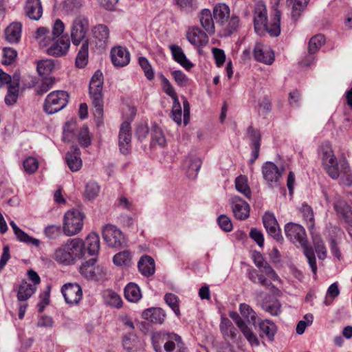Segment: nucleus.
Here are the masks:
<instances>
[{
  "label": "nucleus",
  "instance_id": "a18cd8bd",
  "mask_svg": "<svg viewBox=\"0 0 352 352\" xmlns=\"http://www.w3.org/2000/svg\"><path fill=\"white\" fill-rule=\"evenodd\" d=\"M19 79L16 82H13L8 87V94L5 98V102L7 104L11 105L15 103L18 98L19 94Z\"/></svg>",
  "mask_w": 352,
  "mask_h": 352
},
{
  "label": "nucleus",
  "instance_id": "c756f323",
  "mask_svg": "<svg viewBox=\"0 0 352 352\" xmlns=\"http://www.w3.org/2000/svg\"><path fill=\"white\" fill-rule=\"evenodd\" d=\"M84 243V255L87 250L89 256H97L100 250V239L96 233L88 235Z\"/></svg>",
  "mask_w": 352,
  "mask_h": 352
},
{
  "label": "nucleus",
  "instance_id": "0e129e2a",
  "mask_svg": "<svg viewBox=\"0 0 352 352\" xmlns=\"http://www.w3.org/2000/svg\"><path fill=\"white\" fill-rule=\"evenodd\" d=\"M315 250L319 259L323 260L327 257V249L320 237L314 239Z\"/></svg>",
  "mask_w": 352,
  "mask_h": 352
},
{
  "label": "nucleus",
  "instance_id": "2eb2a0df",
  "mask_svg": "<svg viewBox=\"0 0 352 352\" xmlns=\"http://www.w3.org/2000/svg\"><path fill=\"white\" fill-rule=\"evenodd\" d=\"M263 223L269 235L278 242L283 241L278 223L272 213L265 212L263 217Z\"/></svg>",
  "mask_w": 352,
  "mask_h": 352
},
{
  "label": "nucleus",
  "instance_id": "aec40b11",
  "mask_svg": "<svg viewBox=\"0 0 352 352\" xmlns=\"http://www.w3.org/2000/svg\"><path fill=\"white\" fill-rule=\"evenodd\" d=\"M118 138L120 152L124 155L128 154L131 149V126L129 122H124L121 124Z\"/></svg>",
  "mask_w": 352,
  "mask_h": 352
},
{
  "label": "nucleus",
  "instance_id": "bb28decb",
  "mask_svg": "<svg viewBox=\"0 0 352 352\" xmlns=\"http://www.w3.org/2000/svg\"><path fill=\"white\" fill-rule=\"evenodd\" d=\"M169 49L175 61L180 64L186 70H190L193 64L186 58L182 47L177 45H170Z\"/></svg>",
  "mask_w": 352,
  "mask_h": 352
},
{
  "label": "nucleus",
  "instance_id": "338daca9",
  "mask_svg": "<svg viewBox=\"0 0 352 352\" xmlns=\"http://www.w3.org/2000/svg\"><path fill=\"white\" fill-rule=\"evenodd\" d=\"M61 233L60 226L55 225L47 226L44 230V234L50 239H57Z\"/></svg>",
  "mask_w": 352,
  "mask_h": 352
},
{
  "label": "nucleus",
  "instance_id": "7ed1b4c3",
  "mask_svg": "<svg viewBox=\"0 0 352 352\" xmlns=\"http://www.w3.org/2000/svg\"><path fill=\"white\" fill-rule=\"evenodd\" d=\"M212 14L216 23L229 34L236 31L240 25V19L236 14L230 16V10L228 5L219 3L213 7Z\"/></svg>",
  "mask_w": 352,
  "mask_h": 352
},
{
  "label": "nucleus",
  "instance_id": "69168bd1",
  "mask_svg": "<svg viewBox=\"0 0 352 352\" xmlns=\"http://www.w3.org/2000/svg\"><path fill=\"white\" fill-rule=\"evenodd\" d=\"M76 126L74 121H69L65 124L63 129V140L65 141L72 140Z\"/></svg>",
  "mask_w": 352,
  "mask_h": 352
},
{
  "label": "nucleus",
  "instance_id": "5fc2aeb1",
  "mask_svg": "<svg viewBox=\"0 0 352 352\" xmlns=\"http://www.w3.org/2000/svg\"><path fill=\"white\" fill-rule=\"evenodd\" d=\"M77 139L82 146L87 147L90 144L91 138L87 126H83L78 130Z\"/></svg>",
  "mask_w": 352,
  "mask_h": 352
},
{
  "label": "nucleus",
  "instance_id": "a19ab883",
  "mask_svg": "<svg viewBox=\"0 0 352 352\" xmlns=\"http://www.w3.org/2000/svg\"><path fill=\"white\" fill-rule=\"evenodd\" d=\"M113 263L118 266L127 267L132 263V256L129 251L124 250L116 254L113 258Z\"/></svg>",
  "mask_w": 352,
  "mask_h": 352
},
{
  "label": "nucleus",
  "instance_id": "bf43d9fd",
  "mask_svg": "<svg viewBox=\"0 0 352 352\" xmlns=\"http://www.w3.org/2000/svg\"><path fill=\"white\" fill-rule=\"evenodd\" d=\"M23 168L26 173L32 174L37 170L38 162L33 157H28L23 161Z\"/></svg>",
  "mask_w": 352,
  "mask_h": 352
},
{
  "label": "nucleus",
  "instance_id": "79ce46f5",
  "mask_svg": "<svg viewBox=\"0 0 352 352\" xmlns=\"http://www.w3.org/2000/svg\"><path fill=\"white\" fill-rule=\"evenodd\" d=\"M235 188L248 199L250 198L251 190L248 184V179L244 175H239L235 179Z\"/></svg>",
  "mask_w": 352,
  "mask_h": 352
},
{
  "label": "nucleus",
  "instance_id": "8fccbe9b",
  "mask_svg": "<svg viewBox=\"0 0 352 352\" xmlns=\"http://www.w3.org/2000/svg\"><path fill=\"white\" fill-rule=\"evenodd\" d=\"M300 212L305 221L307 222L308 228L313 229L314 228V215L311 206L306 204H302L300 208Z\"/></svg>",
  "mask_w": 352,
  "mask_h": 352
},
{
  "label": "nucleus",
  "instance_id": "4d7b16f0",
  "mask_svg": "<svg viewBox=\"0 0 352 352\" xmlns=\"http://www.w3.org/2000/svg\"><path fill=\"white\" fill-rule=\"evenodd\" d=\"M164 300L166 304L173 309L175 314L179 316L180 315V311L179 307V299L178 297L171 293L166 294L164 296Z\"/></svg>",
  "mask_w": 352,
  "mask_h": 352
},
{
  "label": "nucleus",
  "instance_id": "412c9836",
  "mask_svg": "<svg viewBox=\"0 0 352 352\" xmlns=\"http://www.w3.org/2000/svg\"><path fill=\"white\" fill-rule=\"evenodd\" d=\"M25 15L30 20L38 21L43 15V7L40 0H27L23 8Z\"/></svg>",
  "mask_w": 352,
  "mask_h": 352
},
{
  "label": "nucleus",
  "instance_id": "de8ad7c7",
  "mask_svg": "<svg viewBox=\"0 0 352 352\" xmlns=\"http://www.w3.org/2000/svg\"><path fill=\"white\" fill-rule=\"evenodd\" d=\"M54 69V63L52 59L41 60L37 63V71L41 76L50 74Z\"/></svg>",
  "mask_w": 352,
  "mask_h": 352
},
{
  "label": "nucleus",
  "instance_id": "7c9ffc66",
  "mask_svg": "<svg viewBox=\"0 0 352 352\" xmlns=\"http://www.w3.org/2000/svg\"><path fill=\"white\" fill-rule=\"evenodd\" d=\"M22 25L19 22L10 23L5 30L6 39L12 43L19 41L21 36Z\"/></svg>",
  "mask_w": 352,
  "mask_h": 352
},
{
  "label": "nucleus",
  "instance_id": "b1692460",
  "mask_svg": "<svg viewBox=\"0 0 352 352\" xmlns=\"http://www.w3.org/2000/svg\"><path fill=\"white\" fill-rule=\"evenodd\" d=\"M200 25L209 34H214L215 32L214 19L213 14L209 9L201 10L197 16Z\"/></svg>",
  "mask_w": 352,
  "mask_h": 352
},
{
  "label": "nucleus",
  "instance_id": "9d476101",
  "mask_svg": "<svg viewBox=\"0 0 352 352\" xmlns=\"http://www.w3.org/2000/svg\"><path fill=\"white\" fill-rule=\"evenodd\" d=\"M283 172V168H279L271 162H265L262 166V174L267 185L270 188L279 186V182Z\"/></svg>",
  "mask_w": 352,
  "mask_h": 352
},
{
  "label": "nucleus",
  "instance_id": "393cba45",
  "mask_svg": "<svg viewBox=\"0 0 352 352\" xmlns=\"http://www.w3.org/2000/svg\"><path fill=\"white\" fill-rule=\"evenodd\" d=\"M65 160L72 172L79 170L82 167L80 149L77 146H73L72 150L66 154Z\"/></svg>",
  "mask_w": 352,
  "mask_h": 352
},
{
  "label": "nucleus",
  "instance_id": "473e14b6",
  "mask_svg": "<svg viewBox=\"0 0 352 352\" xmlns=\"http://www.w3.org/2000/svg\"><path fill=\"white\" fill-rule=\"evenodd\" d=\"M138 266L141 274L145 276H149L155 272V262L150 256H142Z\"/></svg>",
  "mask_w": 352,
  "mask_h": 352
},
{
  "label": "nucleus",
  "instance_id": "a211bd4d",
  "mask_svg": "<svg viewBox=\"0 0 352 352\" xmlns=\"http://www.w3.org/2000/svg\"><path fill=\"white\" fill-rule=\"evenodd\" d=\"M230 317L234 321L237 327L243 333L245 338L248 340L250 344L252 346H258L259 341L256 335L252 332L244 320L241 318L238 313L231 311L229 314Z\"/></svg>",
  "mask_w": 352,
  "mask_h": 352
},
{
  "label": "nucleus",
  "instance_id": "f704fd0d",
  "mask_svg": "<svg viewBox=\"0 0 352 352\" xmlns=\"http://www.w3.org/2000/svg\"><path fill=\"white\" fill-rule=\"evenodd\" d=\"M34 38L41 47L49 46L53 40V38L50 35L49 30L44 27L38 28L36 30Z\"/></svg>",
  "mask_w": 352,
  "mask_h": 352
},
{
  "label": "nucleus",
  "instance_id": "37998d69",
  "mask_svg": "<svg viewBox=\"0 0 352 352\" xmlns=\"http://www.w3.org/2000/svg\"><path fill=\"white\" fill-rule=\"evenodd\" d=\"M239 311L241 316L250 323L255 325L256 320V314L251 307L245 303H241L239 305Z\"/></svg>",
  "mask_w": 352,
  "mask_h": 352
},
{
  "label": "nucleus",
  "instance_id": "3c124183",
  "mask_svg": "<svg viewBox=\"0 0 352 352\" xmlns=\"http://www.w3.org/2000/svg\"><path fill=\"white\" fill-rule=\"evenodd\" d=\"M325 38L324 36L322 34H318L313 36L309 42L308 50L310 54H313L316 53L320 47L324 43Z\"/></svg>",
  "mask_w": 352,
  "mask_h": 352
},
{
  "label": "nucleus",
  "instance_id": "c85d7f7f",
  "mask_svg": "<svg viewBox=\"0 0 352 352\" xmlns=\"http://www.w3.org/2000/svg\"><path fill=\"white\" fill-rule=\"evenodd\" d=\"M201 166V161L200 158L195 156L187 157L183 164V168L186 170L187 176L190 178L196 177Z\"/></svg>",
  "mask_w": 352,
  "mask_h": 352
},
{
  "label": "nucleus",
  "instance_id": "864d4df0",
  "mask_svg": "<svg viewBox=\"0 0 352 352\" xmlns=\"http://www.w3.org/2000/svg\"><path fill=\"white\" fill-rule=\"evenodd\" d=\"M106 302L111 307L120 308L122 300L120 296L113 291H107L105 294Z\"/></svg>",
  "mask_w": 352,
  "mask_h": 352
},
{
  "label": "nucleus",
  "instance_id": "f03ea898",
  "mask_svg": "<svg viewBox=\"0 0 352 352\" xmlns=\"http://www.w3.org/2000/svg\"><path fill=\"white\" fill-rule=\"evenodd\" d=\"M285 234L289 241L303 248L304 254L307 258L311 271L316 274L317 272L316 259L313 250L307 247V236L304 228L297 223H288L285 226Z\"/></svg>",
  "mask_w": 352,
  "mask_h": 352
},
{
  "label": "nucleus",
  "instance_id": "49530a36",
  "mask_svg": "<svg viewBox=\"0 0 352 352\" xmlns=\"http://www.w3.org/2000/svg\"><path fill=\"white\" fill-rule=\"evenodd\" d=\"M340 166L342 168L340 177L341 184L346 186H351L352 185V175L350 173L349 163L346 161L343 160L340 162Z\"/></svg>",
  "mask_w": 352,
  "mask_h": 352
},
{
  "label": "nucleus",
  "instance_id": "13d9d810",
  "mask_svg": "<svg viewBox=\"0 0 352 352\" xmlns=\"http://www.w3.org/2000/svg\"><path fill=\"white\" fill-rule=\"evenodd\" d=\"M17 52L11 47H4L3 50L2 63L6 65L12 64L16 59Z\"/></svg>",
  "mask_w": 352,
  "mask_h": 352
},
{
  "label": "nucleus",
  "instance_id": "ea45409f",
  "mask_svg": "<svg viewBox=\"0 0 352 352\" xmlns=\"http://www.w3.org/2000/svg\"><path fill=\"white\" fill-rule=\"evenodd\" d=\"M36 289V288L34 285L28 284V283L21 284L18 290V300L25 301L33 295Z\"/></svg>",
  "mask_w": 352,
  "mask_h": 352
},
{
  "label": "nucleus",
  "instance_id": "58836bf2",
  "mask_svg": "<svg viewBox=\"0 0 352 352\" xmlns=\"http://www.w3.org/2000/svg\"><path fill=\"white\" fill-rule=\"evenodd\" d=\"M151 146H155L157 145L160 146H164L166 144V138L164 137L162 130L157 126H153L151 132Z\"/></svg>",
  "mask_w": 352,
  "mask_h": 352
},
{
  "label": "nucleus",
  "instance_id": "dca6fc26",
  "mask_svg": "<svg viewBox=\"0 0 352 352\" xmlns=\"http://www.w3.org/2000/svg\"><path fill=\"white\" fill-rule=\"evenodd\" d=\"M63 244L67 254H69V258L73 264L76 260L84 256V243L82 239L78 238L70 239Z\"/></svg>",
  "mask_w": 352,
  "mask_h": 352
},
{
  "label": "nucleus",
  "instance_id": "6e6552de",
  "mask_svg": "<svg viewBox=\"0 0 352 352\" xmlns=\"http://www.w3.org/2000/svg\"><path fill=\"white\" fill-rule=\"evenodd\" d=\"M69 95L64 91H54L49 94L44 102L43 109L47 114L55 113L65 108Z\"/></svg>",
  "mask_w": 352,
  "mask_h": 352
},
{
  "label": "nucleus",
  "instance_id": "e433bc0d",
  "mask_svg": "<svg viewBox=\"0 0 352 352\" xmlns=\"http://www.w3.org/2000/svg\"><path fill=\"white\" fill-rule=\"evenodd\" d=\"M89 41L82 43L76 58V65L79 68L85 67L88 62Z\"/></svg>",
  "mask_w": 352,
  "mask_h": 352
},
{
  "label": "nucleus",
  "instance_id": "f257e3e1",
  "mask_svg": "<svg viewBox=\"0 0 352 352\" xmlns=\"http://www.w3.org/2000/svg\"><path fill=\"white\" fill-rule=\"evenodd\" d=\"M267 9L262 3L255 6L254 12V25L257 34H261L265 30L270 36H277L280 33V12L274 10V14L270 24L267 22Z\"/></svg>",
  "mask_w": 352,
  "mask_h": 352
},
{
  "label": "nucleus",
  "instance_id": "39448f33",
  "mask_svg": "<svg viewBox=\"0 0 352 352\" xmlns=\"http://www.w3.org/2000/svg\"><path fill=\"white\" fill-rule=\"evenodd\" d=\"M89 30V22L87 17L84 15L76 16L70 26V37L72 43L78 46L80 43L89 41L87 37Z\"/></svg>",
  "mask_w": 352,
  "mask_h": 352
},
{
  "label": "nucleus",
  "instance_id": "c03bdc74",
  "mask_svg": "<svg viewBox=\"0 0 352 352\" xmlns=\"http://www.w3.org/2000/svg\"><path fill=\"white\" fill-rule=\"evenodd\" d=\"M175 3L186 13H192L199 8L197 0H175Z\"/></svg>",
  "mask_w": 352,
  "mask_h": 352
},
{
  "label": "nucleus",
  "instance_id": "09e8293b",
  "mask_svg": "<svg viewBox=\"0 0 352 352\" xmlns=\"http://www.w3.org/2000/svg\"><path fill=\"white\" fill-rule=\"evenodd\" d=\"M259 328L270 340L274 339L276 329L274 323L268 320H263L259 323Z\"/></svg>",
  "mask_w": 352,
  "mask_h": 352
},
{
  "label": "nucleus",
  "instance_id": "603ef678",
  "mask_svg": "<svg viewBox=\"0 0 352 352\" xmlns=\"http://www.w3.org/2000/svg\"><path fill=\"white\" fill-rule=\"evenodd\" d=\"M100 192V186L95 182H89L85 186L84 195L86 199L92 200L95 199Z\"/></svg>",
  "mask_w": 352,
  "mask_h": 352
},
{
  "label": "nucleus",
  "instance_id": "774afa93",
  "mask_svg": "<svg viewBox=\"0 0 352 352\" xmlns=\"http://www.w3.org/2000/svg\"><path fill=\"white\" fill-rule=\"evenodd\" d=\"M217 223L219 227L225 232H230L233 228L231 219L225 214H221L218 217Z\"/></svg>",
  "mask_w": 352,
  "mask_h": 352
},
{
  "label": "nucleus",
  "instance_id": "4468645a",
  "mask_svg": "<svg viewBox=\"0 0 352 352\" xmlns=\"http://www.w3.org/2000/svg\"><path fill=\"white\" fill-rule=\"evenodd\" d=\"M232 210L234 217L239 220H245L250 216L249 204L238 196H234L230 199Z\"/></svg>",
  "mask_w": 352,
  "mask_h": 352
},
{
  "label": "nucleus",
  "instance_id": "f8f14e48",
  "mask_svg": "<svg viewBox=\"0 0 352 352\" xmlns=\"http://www.w3.org/2000/svg\"><path fill=\"white\" fill-rule=\"evenodd\" d=\"M102 237L107 245L112 248H120L125 243L122 232L113 225H106L102 229Z\"/></svg>",
  "mask_w": 352,
  "mask_h": 352
},
{
  "label": "nucleus",
  "instance_id": "423d86ee",
  "mask_svg": "<svg viewBox=\"0 0 352 352\" xmlns=\"http://www.w3.org/2000/svg\"><path fill=\"white\" fill-rule=\"evenodd\" d=\"M84 214L78 210L67 211L64 215L63 230L67 236L78 234L83 226Z\"/></svg>",
  "mask_w": 352,
  "mask_h": 352
},
{
  "label": "nucleus",
  "instance_id": "1a4fd4ad",
  "mask_svg": "<svg viewBox=\"0 0 352 352\" xmlns=\"http://www.w3.org/2000/svg\"><path fill=\"white\" fill-rule=\"evenodd\" d=\"M166 340L164 344V349L165 352H172L175 347L181 349L182 347L181 337L175 333H166V334H155L152 338L153 345L156 352H164L161 348V344L160 340Z\"/></svg>",
  "mask_w": 352,
  "mask_h": 352
},
{
  "label": "nucleus",
  "instance_id": "6e6d98bb",
  "mask_svg": "<svg viewBox=\"0 0 352 352\" xmlns=\"http://www.w3.org/2000/svg\"><path fill=\"white\" fill-rule=\"evenodd\" d=\"M139 65L144 71V75L148 80H151L154 78V72L153 68L149 63L147 58L141 56L138 59Z\"/></svg>",
  "mask_w": 352,
  "mask_h": 352
},
{
  "label": "nucleus",
  "instance_id": "72a5a7b5",
  "mask_svg": "<svg viewBox=\"0 0 352 352\" xmlns=\"http://www.w3.org/2000/svg\"><path fill=\"white\" fill-rule=\"evenodd\" d=\"M52 258L59 264L64 265H70L73 264L71 258H69V254H67V251L66 250L64 244L60 245L55 249Z\"/></svg>",
  "mask_w": 352,
  "mask_h": 352
},
{
  "label": "nucleus",
  "instance_id": "2f4dec72",
  "mask_svg": "<svg viewBox=\"0 0 352 352\" xmlns=\"http://www.w3.org/2000/svg\"><path fill=\"white\" fill-rule=\"evenodd\" d=\"M91 31L98 45L102 46L107 43L109 38V30L107 25H97L92 28Z\"/></svg>",
  "mask_w": 352,
  "mask_h": 352
},
{
  "label": "nucleus",
  "instance_id": "e2e57ef3",
  "mask_svg": "<svg viewBox=\"0 0 352 352\" xmlns=\"http://www.w3.org/2000/svg\"><path fill=\"white\" fill-rule=\"evenodd\" d=\"M54 84V79L53 78H45L36 88L37 94L42 95L47 92L51 88H52Z\"/></svg>",
  "mask_w": 352,
  "mask_h": 352
},
{
  "label": "nucleus",
  "instance_id": "0eeeda50",
  "mask_svg": "<svg viewBox=\"0 0 352 352\" xmlns=\"http://www.w3.org/2000/svg\"><path fill=\"white\" fill-rule=\"evenodd\" d=\"M320 154L322 165L327 173L331 178L337 179L340 176V172L338 168L337 159L329 143H324L321 145Z\"/></svg>",
  "mask_w": 352,
  "mask_h": 352
},
{
  "label": "nucleus",
  "instance_id": "ddd939ff",
  "mask_svg": "<svg viewBox=\"0 0 352 352\" xmlns=\"http://www.w3.org/2000/svg\"><path fill=\"white\" fill-rule=\"evenodd\" d=\"M70 47V40L67 36H62L56 40H53L49 47L46 49V53L54 57H61L65 56Z\"/></svg>",
  "mask_w": 352,
  "mask_h": 352
},
{
  "label": "nucleus",
  "instance_id": "052dcab7",
  "mask_svg": "<svg viewBox=\"0 0 352 352\" xmlns=\"http://www.w3.org/2000/svg\"><path fill=\"white\" fill-rule=\"evenodd\" d=\"M82 6L81 0H65L63 8L67 13H72L79 10Z\"/></svg>",
  "mask_w": 352,
  "mask_h": 352
},
{
  "label": "nucleus",
  "instance_id": "5701e85b",
  "mask_svg": "<svg viewBox=\"0 0 352 352\" xmlns=\"http://www.w3.org/2000/svg\"><path fill=\"white\" fill-rule=\"evenodd\" d=\"M111 58L114 66L122 67L127 65L130 61V54L126 48L113 47L111 52Z\"/></svg>",
  "mask_w": 352,
  "mask_h": 352
},
{
  "label": "nucleus",
  "instance_id": "a878e982",
  "mask_svg": "<svg viewBox=\"0 0 352 352\" xmlns=\"http://www.w3.org/2000/svg\"><path fill=\"white\" fill-rule=\"evenodd\" d=\"M334 209L346 223L352 226V210L344 199L340 197L337 198L334 203Z\"/></svg>",
  "mask_w": 352,
  "mask_h": 352
},
{
  "label": "nucleus",
  "instance_id": "cd10ccee",
  "mask_svg": "<svg viewBox=\"0 0 352 352\" xmlns=\"http://www.w3.org/2000/svg\"><path fill=\"white\" fill-rule=\"evenodd\" d=\"M142 318L152 323L162 324L165 320L166 314L161 308L152 307L142 312Z\"/></svg>",
  "mask_w": 352,
  "mask_h": 352
},
{
  "label": "nucleus",
  "instance_id": "c9c22d12",
  "mask_svg": "<svg viewBox=\"0 0 352 352\" xmlns=\"http://www.w3.org/2000/svg\"><path fill=\"white\" fill-rule=\"evenodd\" d=\"M124 296L130 302H138L142 298L140 287L133 283H129L124 289Z\"/></svg>",
  "mask_w": 352,
  "mask_h": 352
},
{
  "label": "nucleus",
  "instance_id": "4be33fe9",
  "mask_svg": "<svg viewBox=\"0 0 352 352\" xmlns=\"http://www.w3.org/2000/svg\"><path fill=\"white\" fill-rule=\"evenodd\" d=\"M188 41L193 45L203 47L208 42L206 33L198 27H192L186 33Z\"/></svg>",
  "mask_w": 352,
  "mask_h": 352
},
{
  "label": "nucleus",
  "instance_id": "f3484780",
  "mask_svg": "<svg viewBox=\"0 0 352 352\" xmlns=\"http://www.w3.org/2000/svg\"><path fill=\"white\" fill-rule=\"evenodd\" d=\"M62 294L67 303L74 305L82 298V292L80 286L76 283H67L62 287Z\"/></svg>",
  "mask_w": 352,
  "mask_h": 352
},
{
  "label": "nucleus",
  "instance_id": "680f3d73",
  "mask_svg": "<svg viewBox=\"0 0 352 352\" xmlns=\"http://www.w3.org/2000/svg\"><path fill=\"white\" fill-rule=\"evenodd\" d=\"M16 238L24 243L31 244L36 247L39 246L41 242L38 239L30 236L28 234L24 232L21 229L15 234Z\"/></svg>",
  "mask_w": 352,
  "mask_h": 352
},
{
  "label": "nucleus",
  "instance_id": "4c0bfd02",
  "mask_svg": "<svg viewBox=\"0 0 352 352\" xmlns=\"http://www.w3.org/2000/svg\"><path fill=\"white\" fill-rule=\"evenodd\" d=\"M220 330L225 338L234 339L236 336L237 330L228 318H223L221 319Z\"/></svg>",
  "mask_w": 352,
  "mask_h": 352
},
{
  "label": "nucleus",
  "instance_id": "9b49d317",
  "mask_svg": "<svg viewBox=\"0 0 352 352\" xmlns=\"http://www.w3.org/2000/svg\"><path fill=\"white\" fill-rule=\"evenodd\" d=\"M96 258L85 262L80 267V273L86 278L93 280L102 279L106 275V270L101 266H96Z\"/></svg>",
  "mask_w": 352,
  "mask_h": 352
},
{
  "label": "nucleus",
  "instance_id": "6ab92c4d",
  "mask_svg": "<svg viewBox=\"0 0 352 352\" xmlns=\"http://www.w3.org/2000/svg\"><path fill=\"white\" fill-rule=\"evenodd\" d=\"M254 56L256 61L270 65L274 61V53L272 49L263 43H258L254 48Z\"/></svg>",
  "mask_w": 352,
  "mask_h": 352
},
{
  "label": "nucleus",
  "instance_id": "20e7f679",
  "mask_svg": "<svg viewBox=\"0 0 352 352\" xmlns=\"http://www.w3.org/2000/svg\"><path fill=\"white\" fill-rule=\"evenodd\" d=\"M103 75L97 70L91 78L89 82V96L95 108V115L101 116L103 111Z\"/></svg>",
  "mask_w": 352,
  "mask_h": 352
}]
</instances>
